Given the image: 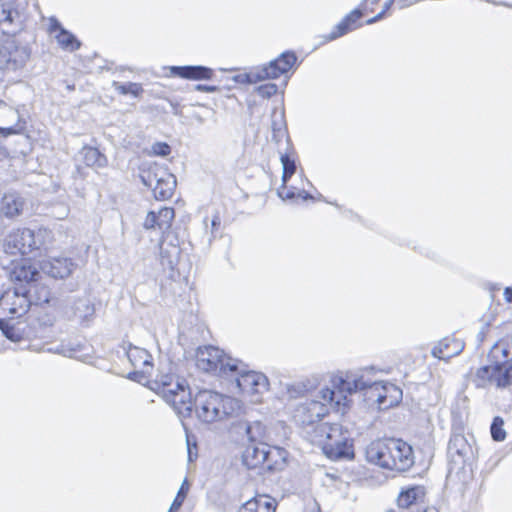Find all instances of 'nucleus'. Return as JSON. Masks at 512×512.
<instances>
[{"instance_id": "obj_9", "label": "nucleus", "mask_w": 512, "mask_h": 512, "mask_svg": "<svg viewBox=\"0 0 512 512\" xmlns=\"http://www.w3.org/2000/svg\"><path fill=\"white\" fill-rule=\"evenodd\" d=\"M300 62L298 56L293 50H285L280 53L276 58L270 60L268 63L260 65V73L264 80H276L280 77L285 78V85L297 70Z\"/></svg>"}, {"instance_id": "obj_13", "label": "nucleus", "mask_w": 512, "mask_h": 512, "mask_svg": "<svg viewBox=\"0 0 512 512\" xmlns=\"http://www.w3.org/2000/svg\"><path fill=\"white\" fill-rule=\"evenodd\" d=\"M165 402L170 404L181 417L191 416L194 408L191 392L185 379H176L173 390H165Z\"/></svg>"}, {"instance_id": "obj_60", "label": "nucleus", "mask_w": 512, "mask_h": 512, "mask_svg": "<svg viewBox=\"0 0 512 512\" xmlns=\"http://www.w3.org/2000/svg\"><path fill=\"white\" fill-rule=\"evenodd\" d=\"M503 296L507 303H512V287H506Z\"/></svg>"}, {"instance_id": "obj_40", "label": "nucleus", "mask_w": 512, "mask_h": 512, "mask_svg": "<svg viewBox=\"0 0 512 512\" xmlns=\"http://www.w3.org/2000/svg\"><path fill=\"white\" fill-rule=\"evenodd\" d=\"M362 386L360 391H364V397L371 402H375L376 395L380 390H385V385L378 381L370 382L363 379Z\"/></svg>"}, {"instance_id": "obj_8", "label": "nucleus", "mask_w": 512, "mask_h": 512, "mask_svg": "<svg viewBox=\"0 0 512 512\" xmlns=\"http://www.w3.org/2000/svg\"><path fill=\"white\" fill-rule=\"evenodd\" d=\"M323 453L331 460L352 459L354 457L353 440L347 430L334 424L327 434V440L322 446Z\"/></svg>"}, {"instance_id": "obj_59", "label": "nucleus", "mask_w": 512, "mask_h": 512, "mask_svg": "<svg viewBox=\"0 0 512 512\" xmlns=\"http://www.w3.org/2000/svg\"><path fill=\"white\" fill-rule=\"evenodd\" d=\"M297 196H298V198H301L303 201H307V200L313 199V196L309 192H307L305 190H299L297 192Z\"/></svg>"}, {"instance_id": "obj_39", "label": "nucleus", "mask_w": 512, "mask_h": 512, "mask_svg": "<svg viewBox=\"0 0 512 512\" xmlns=\"http://www.w3.org/2000/svg\"><path fill=\"white\" fill-rule=\"evenodd\" d=\"M112 86L114 89L121 95H132L135 98H139L143 93V87L140 83L136 82H126L121 83L118 81H113Z\"/></svg>"}, {"instance_id": "obj_32", "label": "nucleus", "mask_w": 512, "mask_h": 512, "mask_svg": "<svg viewBox=\"0 0 512 512\" xmlns=\"http://www.w3.org/2000/svg\"><path fill=\"white\" fill-rule=\"evenodd\" d=\"M27 298L29 299L30 305H42L48 304L51 298L50 288L37 280L31 283L29 286V292L26 293Z\"/></svg>"}, {"instance_id": "obj_44", "label": "nucleus", "mask_w": 512, "mask_h": 512, "mask_svg": "<svg viewBox=\"0 0 512 512\" xmlns=\"http://www.w3.org/2000/svg\"><path fill=\"white\" fill-rule=\"evenodd\" d=\"M257 95L264 99H270L272 96L277 94L278 86L275 83H265L255 87Z\"/></svg>"}, {"instance_id": "obj_16", "label": "nucleus", "mask_w": 512, "mask_h": 512, "mask_svg": "<svg viewBox=\"0 0 512 512\" xmlns=\"http://www.w3.org/2000/svg\"><path fill=\"white\" fill-rule=\"evenodd\" d=\"M159 246L162 267L171 271L170 277H174V272L180 274L181 248L179 247L177 237L171 232V237L164 243V234H162Z\"/></svg>"}, {"instance_id": "obj_38", "label": "nucleus", "mask_w": 512, "mask_h": 512, "mask_svg": "<svg viewBox=\"0 0 512 512\" xmlns=\"http://www.w3.org/2000/svg\"><path fill=\"white\" fill-rule=\"evenodd\" d=\"M318 408L322 410L317 401H312L298 407L297 413H309L308 417L302 420V423L312 424L315 421L321 420L325 413L323 411H316Z\"/></svg>"}, {"instance_id": "obj_3", "label": "nucleus", "mask_w": 512, "mask_h": 512, "mask_svg": "<svg viewBox=\"0 0 512 512\" xmlns=\"http://www.w3.org/2000/svg\"><path fill=\"white\" fill-rule=\"evenodd\" d=\"M510 351L502 344L496 343L490 349L487 358L489 364L483 365L475 373L477 387H485L494 384L497 388L504 389L512 385V359Z\"/></svg>"}, {"instance_id": "obj_53", "label": "nucleus", "mask_w": 512, "mask_h": 512, "mask_svg": "<svg viewBox=\"0 0 512 512\" xmlns=\"http://www.w3.org/2000/svg\"><path fill=\"white\" fill-rule=\"evenodd\" d=\"M184 500L185 499L183 497H180L176 494V497L174 498L172 504L170 505L168 512H177L182 506Z\"/></svg>"}, {"instance_id": "obj_47", "label": "nucleus", "mask_w": 512, "mask_h": 512, "mask_svg": "<svg viewBox=\"0 0 512 512\" xmlns=\"http://www.w3.org/2000/svg\"><path fill=\"white\" fill-rule=\"evenodd\" d=\"M387 387L385 386V390H380L376 395L375 403H377V407L379 410L388 409L398 403L397 399H391L388 401L387 399Z\"/></svg>"}, {"instance_id": "obj_45", "label": "nucleus", "mask_w": 512, "mask_h": 512, "mask_svg": "<svg viewBox=\"0 0 512 512\" xmlns=\"http://www.w3.org/2000/svg\"><path fill=\"white\" fill-rule=\"evenodd\" d=\"M298 191L299 190L296 187H294V186L288 187L287 184L282 183L281 186L277 189V195L282 200L295 201L298 199V196H297Z\"/></svg>"}, {"instance_id": "obj_43", "label": "nucleus", "mask_w": 512, "mask_h": 512, "mask_svg": "<svg viewBox=\"0 0 512 512\" xmlns=\"http://www.w3.org/2000/svg\"><path fill=\"white\" fill-rule=\"evenodd\" d=\"M260 76H263L262 73H260V66L256 67L254 71H251L249 73H242L234 76V80L241 84H254L257 82L264 81L263 78H260Z\"/></svg>"}, {"instance_id": "obj_11", "label": "nucleus", "mask_w": 512, "mask_h": 512, "mask_svg": "<svg viewBox=\"0 0 512 512\" xmlns=\"http://www.w3.org/2000/svg\"><path fill=\"white\" fill-rule=\"evenodd\" d=\"M229 376L235 377L236 386L243 394H262L269 387V380L265 374L254 370H246L241 361L238 370L230 372Z\"/></svg>"}, {"instance_id": "obj_28", "label": "nucleus", "mask_w": 512, "mask_h": 512, "mask_svg": "<svg viewBox=\"0 0 512 512\" xmlns=\"http://www.w3.org/2000/svg\"><path fill=\"white\" fill-rule=\"evenodd\" d=\"M122 349L133 367H152V356L146 349L136 347L129 342H123Z\"/></svg>"}, {"instance_id": "obj_17", "label": "nucleus", "mask_w": 512, "mask_h": 512, "mask_svg": "<svg viewBox=\"0 0 512 512\" xmlns=\"http://www.w3.org/2000/svg\"><path fill=\"white\" fill-rule=\"evenodd\" d=\"M175 217L174 209L171 207H163L157 212L149 211L143 223L145 229L159 230L164 234V243L171 237V225Z\"/></svg>"}, {"instance_id": "obj_58", "label": "nucleus", "mask_w": 512, "mask_h": 512, "mask_svg": "<svg viewBox=\"0 0 512 512\" xmlns=\"http://www.w3.org/2000/svg\"><path fill=\"white\" fill-rule=\"evenodd\" d=\"M384 17H385V16H384V12H383V11H380V12H378L375 16H373V17H371V18L367 19V20L365 21V24H366V25H372V24H374V23H376V22H378V21L382 20Z\"/></svg>"}, {"instance_id": "obj_37", "label": "nucleus", "mask_w": 512, "mask_h": 512, "mask_svg": "<svg viewBox=\"0 0 512 512\" xmlns=\"http://www.w3.org/2000/svg\"><path fill=\"white\" fill-rule=\"evenodd\" d=\"M280 162L282 165V183L287 184L291 177L296 173V160L288 153L280 152Z\"/></svg>"}, {"instance_id": "obj_46", "label": "nucleus", "mask_w": 512, "mask_h": 512, "mask_svg": "<svg viewBox=\"0 0 512 512\" xmlns=\"http://www.w3.org/2000/svg\"><path fill=\"white\" fill-rule=\"evenodd\" d=\"M175 377L173 375H162L159 380L155 381V384L157 386V391L159 394H161L162 398H164V391L165 390H173Z\"/></svg>"}, {"instance_id": "obj_64", "label": "nucleus", "mask_w": 512, "mask_h": 512, "mask_svg": "<svg viewBox=\"0 0 512 512\" xmlns=\"http://www.w3.org/2000/svg\"><path fill=\"white\" fill-rule=\"evenodd\" d=\"M424 512H438V510L436 508L432 507V508L425 509Z\"/></svg>"}, {"instance_id": "obj_12", "label": "nucleus", "mask_w": 512, "mask_h": 512, "mask_svg": "<svg viewBox=\"0 0 512 512\" xmlns=\"http://www.w3.org/2000/svg\"><path fill=\"white\" fill-rule=\"evenodd\" d=\"M65 314L68 320L76 321L82 327H90L96 316L95 300L89 295L73 297Z\"/></svg>"}, {"instance_id": "obj_55", "label": "nucleus", "mask_w": 512, "mask_h": 512, "mask_svg": "<svg viewBox=\"0 0 512 512\" xmlns=\"http://www.w3.org/2000/svg\"><path fill=\"white\" fill-rule=\"evenodd\" d=\"M304 512H321L319 503L315 499H312L307 504Z\"/></svg>"}, {"instance_id": "obj_41", "label": "nucleus", "mask_w": 512, "mask_h": 512, "mask_svg": "<svg viewBox=\"0 0 512 512\" xmlns=\"http://www.w3.org/2000/svg\"><path fill=\"white\" fill-rule=\"evenodd\" d=\"M12 117L14 118V116ZM15 118H17V122L14 125L8 127L0 126V137L7 138L12 135L21 134L25 131L26 122L21 119L20 114L18 113V116H15Z\"/></svg>"}, {"instance_id": "obj_35", "label": "nucleus", "mask_w": 512, "mask_h": 512, "mask_svg": "<svg viewBox=\"0 0 512 512\" xmlns=\"http://www.w3.org/2000/svg\"><path fill=\"white\" fill-rule=\"evenodd\" d=\"M24 201L16 193H7L1 200V212L7 218H13L20 215L23 210Z\"/></svg>"}, {"instance_id": "obj_25", "label": "nucleus", "mask_w": 512, "mask_h": 512, "mask_svg": "<svg viewBox=\"0 0 512 512\" xmlns=\"http://www.w3.org/2000/svg\"><path fill=\"white\" fill-rule=\"evenodd\" d=\"M19 13L13 7V0H0V30L6 35H15L20 26Z\"/></svg>"}, {"instance_id": "obj_18", "label": "nucleus", "mask_w": 512, "mask_h": 512, "mask_svg": "<svg viewBox=\"0 0 512 512\" xmlns=\"http://www.w3.org/2000/svg\"><path fill=\"white\" fill-rule=\"evenodd\" d=\"M163 69L169 70V77L191 81L211 80L214 75L213 69L204 65H172Z\"/></svg>"}, {"instance_id": "obj_31", "label": "nucleus", "mask_w": 512, "mask_h": 512, "mask_svg": "<svg viewBox=\"0 0 512 512\" xmlns=\"http://www.w3.org/2000/svg\"><path fill=\"white\" fill-rule=\"evenodd\" d=\"M79 157L83 161L86 167L93 169L104 168L108 165V159L98 148L84 145L79 153Z\"/></svg>"}, {"instance_id": "obj_14", "label": "nucleus", "mask_w": 512, "mask_h": 512, "mask_svg": "<svg viewBox=\"0 0 512 512\" xmlns=\"http://www.w3.org/2000/svg\"><path fill=\"white\" fill-rule=\"evenodd\" d=\"M0 54L4 59L6 69L16 71L25 66L31 56V49L27 44L12 38L3 43Z\"/></svg>"}, {"instance_id": "obj_36", "label": "nucleus", "mask_w": 512, "mask_h": 512, "mask_svg": "<svg viewBox=\"0 0 512 512\" xmlns=\"http://www.w3.org/2000/svg\"><path fill=\"white\" fill-rule=\"evenodd\" d=\"M423 487L416 485L401 491L397 498V504L400 508H409L411 505L418 503L419 499L423 497Z\"/></svg>"}, {"instance_id": "obj_5", "label": "nucleus", "mask_w": 512, "mask_h": 512, "mask_svg": "<svg viewBox=\"0 0 512 512\" xmlns=\"http://www.w3.org/2000/svg\"><path fill=\"white\" fill-rule=\"evenodd\" d=\"M363 376L352 373L336 375L331 379V387L320 391L321 400L332 409L345 414L349 407V397L363 388Z\"/></svg>"}, {"instance_id": "obj_6", "label": "nucleus", "mask_w": 512, "mask_h": 512, "mask_svg": "<svg viewBox=\"0 0 512 512\" xmlns=\"http://www.w3.org/2000/svg\"><path fill=\"white\" fill-rule=\"evenodd\" d=\"M240 360L225 354L216 346L207 345L198 347L195 354L196 367L206 373L219 377H229L230 372L238 370Z\"/></svg>"}, {"instance_id": "obj_30", "label": "nucleus", "mask_w": 512, "mask_h": 512, "mask_svg": "<svg viewBox=\"0 0 512 512\" xmlns=\"http://www.w3.org/2000/svg\"><path fill=\"white\" fill-rule=\"evenodd\" d=\"M276 500L268 495H258L246 501L238 512H275Z\"/></svg>"}, {"instance_id": "obj_57", "label": "nucleus", "mask_w": 512, "mask_h": 512, "mask_svg": "<svg viewBox=\"0 0 512 512\" xmlns=\"http://www.w3.org/2000/svg\"><path fill=\"white\" fill-rule=\"evenodd\" d=\"M190 484L191 482H181V486L177 492V495L185 499L190 490Z\"/></svg>"}, {"instance_id": "obj_15", "label": "nucleus", "mask_w": 512, "mask_h": 512, "mask_svg": "<svg viewBox=\"0 0 512 512\" xmlns=\"http://www.w3.org/2000/svg\"><path fill=\"white\" fill-rule=\"evenodd\" d=\"M367 1L368 0H362L358 7L346 14L342 20L334 26L329 34L323 36L324 42L336 40L349 32L362 27L363 23L360 22V19L364 15L363 11Z\"/></svg>"}, {"instance_id": "obj_49", "label": "nucleus", "mask_w": 512, "mask_h": 512, "mask_svg": "<svg viewBox=\"0 0 512 512\" xmlns=\"http://www.w3.org/2000/svg\"><path fill=\"white\" fill-rule=\"evenodd\" d=\"M221 225V219L218 214L214 215L211 219V236L208 238V243L210 244L212 239L215 237L214 233L219 229Z\"/></svg>"}, {"instance_id": "obj_22", "label": "nucleus", "mask_w": 512, "mask_h": 512, "mask_svg": "<svg viewBox=\"0 0 512 512\" xmlns=\"http://www.w3.org/2000/svg\"><path fill=\"white\" fill-rule=\"evenodd\" d=\"M231 429L238 433H244L250 443H267V428L261 421H237L232 422Z\"/></svg>"}, {"instance_id": "obj_62", "label": "nucleus", "mask_w": 512, "mask_h": 512, "mask_svg": "<svg viewBox=\"0 0 512 512\" xmlns=\"http://www.w3.org/2000/svg\"><path fill=\"white\" fill-rule=\"evenodd\" d=\"M394 4H395V0H387V1L384 3V5H383V7H382V9H381V11H383V12H384V16H385V15H386V13L391 9V7H392V6H394Z\"/></svg>"}, {"instance_id": "obj_34", "label": "nucleus", "mask_w": 512, "mask_h": 512, "mask_svg": "<svg viewBox=\"0 0 512 512\" xmlns=\"http://www.w3.org/2000/svg\"><path fill=\"white\" fill-rule=\"evenodd\" d=\"M168 172L165 166L154 163L150 164L146 169H141L139 178L144 186L152 188L162 177L167 176Z\"/></svg>"}, {"instance_id": "obj_51", "label": "nucleus", "mask_w": 512, "mask_h": 512, "mask_svg": "<svg viewBox=\"0 0 512 512\" xmlns=\"http://www.w3.org/2000/svg\"><path fill=\"white\" fill-rule=\"evenodd\" d=\"M197 447L195 444H191L189 438L187 437V454H188V461L192 462L197 458Z\"/></svg>"}, {"instance_id": "obj_48", "label": "nucleus", "mask_w": 512, "mask_h": 512, "mask_svg": "<svg viewBox=\"0 0 512 512\" xmlns=\"http://www.w3.org/2000/svg\"><path fill=\"white\" fill-rule=\"evenodd\" d=\"M151 151H152L153 155L166 157V156L170 155L171 147L166 142L158 141V142H155L151 146Z\"/></svg>"}, {"instance_id": "obj_19", "label": "nucleus", "mask_w": 512, "mask_h": 512, "mask_svg": "<svg viewBox=\"0 0 512 512\" xmlns=\"http://www.w3.org/2000/svg\"><path fill=\"white\" fill-rule=\"evenodd\" d=\"M8 276L14 286H23L29 292V286L40 278V272L26 261L12 262Z\"/></svg>"}, {"instance_id": "obj_10", "label": "nucleus", "mask_w": 512, "mask_h": 512, "mask_svg": "<svg viewBox=\"0 0 512 512\" xmlns=\"http://www.w3.org/2000/svg\"><path fill=\"white\" fill-rule=\"evenodd\" d=\"M389 450L391 451L389 457L390 471L407 472L413 469L411 477H424L423 472L425 470L416 471V467H414V451L410 444L402 439L390 438Z\"/></svg>"}, {"instance_id": "obj_56", "label": "nucleus", "mask_w": 512, "mask_h": 512, "mask_svg": "<svg viewBox=\"0 0 512 512\" xmlns=\"http://www.w3.org/2000/svg\"><path fill=\"white\" fill-rule=\"evenodd\" d=\"M144 378V372L143 371H132L127 374V379L141 382V380Z\"/></svg>"}, {"instance_id": "obj_7", "label": "nucleus", "mask_w": 512, "mask_h": 512, "mask_svg": "<svg viewBox=\"0 0 512 512\" xmlns=\"http://www.w3.org/2000/svg\"><path fill=\"white\" fill-rule=\"evenodd\" d=\"M46 230L18 229L10 234L4 244L5 252L9 254L28 255L41 250L45 245Z\"/></svg>"}, {"instance_id": "obj_52", "label": "nucleus", "mask_w": 512, "mask_h": 512, "mask_svg": "<svg viewBox=\"0 0 512 512\" xmlns=\"http://www.w3.org/2000/svg\"><path fill=\"white\" fill-rule=\"evenodd\" d=\"M184 500L185 499L183 497H180L176 494V497L174 498L172 504L170 505L168 512H177L182 506Z\"/></svg>"}, {"instance_id": "obj_4", "label": "nucleus", "mask_w": 512, "mask_h": 512, "mask_svg": "<svg viewBox=\"0 0 512 512\" xmlns=\"http://www.w3.org/2000/svg\"><path fill=\"white\" fill-rule=\"evenodd\" d=\"M461 427L453 426L447 447L448 473L446 480L453 476L466 478V465H470L475 457L474 437L464 435Z\"/></svg>"}, {"instance_id": "obj_33", "label": "nucleus", "mask_w": 512, "mask_h": 512, "mask_svg": "<svg viewBox=\"0 0 512 512\" xmlns=\"http://www.w3.org/2000/svg\"><path fill=\"white\" fill-rule=\"evenodd\" d=\"M177 180L174 174L168 172L158 183L152 187L153 195L157 200L170 199L176 188Z\"/></svg>"}, {"instance_id": "obj_50", "label": "nucleus", "mask_w": 512, "mask_h": 512, "mask_svg": "<svg viewBox=\"0 0 512 512\" xmlns=\"http://www.w3.org/2000/svg\"><path fill=\"white\" fill-rule=\"evenodd\" d=\"M195 90L204 93H214L218 91V87L215 85L208 84H197L195 85Z\"/></svg>"}, {"instance_id": "obj_29", "label": "nucleus", "mask_w": 512, "mask_h": 512, "mask_svg": "<svg viewBox=\"0 0 512 512\" xmlns=\"http://www.w3.org/2000/svg\"><path fill=\"white\" fill-rule=\"evenodd\" d=\"M272 141L279 144L284 138L288 145L291 144L288 135L287 123L285 119V110L282 108L279 112L274 108L271 115Z\"/></svg>"}, {"instance_id": "obj_61", "label": "nucleus", "mask_w": 512, "mask_h": 512, "mask_svg": "<svg viewBox=\"0 0 512 512\" xmlns=\"http://www.w3.org/2000/svg\"><path fill=\"white\" fill-rule=\"evenodd\" d=\"M411 5V2L408 0H395L394 6L398 9H403Z\"/></svg>"}, {"instance_id": "obj_2", "label": "nucleus", "mask_w": 512, "mask_h": 512, "mask_svg": "<svg viewBox=\"0 0 512 512\" xmlns=\"http://www.w3.org/2000/svg\"><path fill=\"white\" fill-rule=\"evenodd\" d=\"M196 417L210 424L237 417L242 409L240 400L212 390H199L193 398Z\"/></svg>"}, {"instance_id": "obj_20", "label": "nucleus", "mask_w": 512, "mask_h": 512, "mask_svg": "<svg viewBox=\"0 0 512 512\" xmlns=\"http://www.w3.org/2000/svg\"><path fill=\"white\" fill-rule=\"evenodd\" d=\"M390 438L372 441L365 450L366 460L382 469L390 470L389 457L391 456Z\"/></svg>"}, {"instance_id": "obj_27", "label": "nucleus", "mask_w": 512, "mask_h": 512, "mask_svg": "<svg viewBox=\"0 0 512 512\" xmlns=\"http://www.w3.org/2000/svg\"><path fill=\"white\" fill-rule=\"evenodd\" d=\"M463 349V344L454 339L445 337L431 349V355L439 360H449L458 355Z\"/></svg>"}, {"instance_id": "obj_1", "label": "nucleus", "mask_w": 512, "mask_h": 512, "mask_svg": "<svg viewBox=\"0 0 512 512\" xmlns=\"http://www.w3.org/2000/svg\"><path fill=\"white\" fill-rule=\"evenodd\" d=\"M26 293L21 285L8 288L0 295V331L11 342H20L24 338L25 328L18 319L31 307Z\"/></svg>"}, {"instance_id": "obj_26", "label": "nucleus", "mask_w": 512, "mask_h": 512, "mask_svg": "<svg viewBox=\"0 0 512 512\" xmlns=\"http://www.w3.org/2000/svg\"><path fill=\"white\" fill-rule=\"evenodd\" d=\"M267 443H249L242 455L243 465L247 469H257L258 474H262L261 466L265 462V448Z\"/></svg>"}, {"instance_id": "obj_42", "label": "nucleus", "mask_w": 512, "mask_h": 512, "mask_svg": "<svg viewBox=\"0 0 512 512\" xmlns=\"http://www.w3.org/2000/svg\"><path fill=\"white\" fill-rule=\"evenodd\" d=\"M491 437L494 441L501 442L506 438L504 421L501 417H494L490 427Z\"/></svg>"}, {"instance_id": "obj_23", "label": "nucleus", "mask_w": 512, "mask_h": 512, "mask_svg": "<svg viewBox=\"0 0 512 512\" xmlns=\"http://www.w3.org/2000/svg\"><path fill=\"white\" fill-rule=\"evenodd\" d=\"M49 31L55 33L54 37L63 50L74 52L80 49V40L71 31L64 28L55 17L50 18Z\"/></svg>"}, {"instance_id": "obj_54", "label": "nucleus", "mask_w": 512, "mask_h": 512, "mask_svg": "<svg viewBox=\"0 0 512 512\" xmlns=\"http://www.w3.org/2000/svg\"><path fill=\"white\" fill-rule=\"evenodd\" d=\"M0 111L10 114L11 116H18V110L8 106L3 100L0 99Z\"/></svg>"}, {"instance_id": "obj_24", "label": "nucleus", "mask_w": 512, "mask_h": 512, "mask_svg": "<svg viewBox=\"0 0 512 512\" xmlns=\"http://www.w3.org/2000/svg\"><path fill=\"white\" fill-rule=\"evenodd\" d=\"M265 454V462L263 466H261L262 472L268 471L275 473L284 470L287 466L289 453L286 449L267 443Z\"/></svg>"}, {"instance_id": "obj_21", "label": "nucleus", "mask_w": 512, "mask_h": 512, "mask_svg": "<svg viewBox=\"0 0 512 512\" xmlns=\"http://www.w3.org/2000/svg\"><path fill=\"white\" fill-rule=\"evenodd\" d=\"M77 267V264L68 257H52L41 264L42 271L55 279L69 277Z\"/></svg>"}, {"instance_id": "obj_63", "label": "nucleus", "mask_w": 512, "mask_h": 512, "mask_svg": "<svg viewBox=\"0 0 512 512\" xmlns=\"http://www.w3.org/2000/svg\"><path fill=\"white\" fill-rule=\"evenodd\" d=\"M344 215L346 217H351V218L359 219V216L357 214H355L352 210H345L344 211Z\"/></svg>"}]
</instances>
